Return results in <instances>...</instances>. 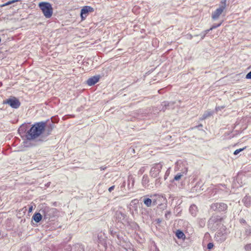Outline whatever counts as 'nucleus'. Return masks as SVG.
Wrapping results in <instances>:
<instances>
[{
  "label": "nucleus",
  "mask_w": 251,
  "mask_h": 251,
  "mask_svg": "<svg viewBox=\"0 0 251 251\" xmlns=\"http://www.w3.org/2000/svg\"><path fill=\"white\" fill-rule=\"evenodd\" d=\"M46 126L44 122L35 123L27 132L29 139H34L39 137L45 131Z\"/></svg>",
  "instance_id": "f257e3e1"
},
{
  "label": "nucleus",
  "mask_w": 251,
  "mask_h": 251,
  "mask_svg": "<svg viewBox=\"0 0 251 251\" xmlns=\"http://www.w3.org/2000/svg\"><path fill=\"white\" fill-rule=\"evenodd\" d=\"M211 208L214 210H217L220 212L225 211L227 210V205L223 202H217L212 204Z\"/></svg>",
  "instance_id": "0eeeda50"
},
{
  "label": "nucleus",
  "mask_w": 251,
  "mask_h": 251,
  "mask_svg": "<svg viewBox=\"0 0 251 251\" xmlns=\"http://www.w3.org/2000/svg\"><path fill=\"white\" fill-rule=\"evenodd\" d=\"M162 168V165L160 163H155L153 164L151 168L150 172V175L153 178L157 177Z\"/></svg>",
  "instance_id": "39448f33"
},
{
  "label": "nucleus",
  "mask_w": 251,
  "mask_h": 251,
  "mask_svg": "<svg viewBox=\"0 0 251 251\" xmlns=\"http://www.w3.org/2000/svg\"><path fill=\"white\" fill-rule=\"evenodd\" d=\"M223 21H222L220 23L218 24H214L212 25V26L210 28V30H213V29L219 27L222 24Z\"/></svg>",
  "instance_id": "2eb2a0df"
},
{
  "label": "nucleus",
  "mask_w": 251,
  "mask_h": 251,
  "mask_svg": "<svg viewBox=\"0 0 251 251\" xmlns=\"http://www.w3.org/2000/svg\"><path fill=\"white\" fill-rule=\"evenodd\" d=\"M38 5L46 18H50L52 16L53 8L50 3L48 2H41Z\"/></svg>",
  "instance_id": "f03ea898"
},
{
  "label": "nucleus",
  "mask_w": 251,
  "mask_h": 251,
  "mask_svg": "<svg viewBox=\"0 0 251 251\" xmlns=\"http://www.w3.org/2000/svg\"><path fill=\"white\" fill-rule=\"evenodd\" d=\"M182 176V175L181 174H177L175 176L174 179L176 180H178L179 179H180L181 178Z\"/></svg>",
  "instance_id": "6ab92c4d"
},
{
  "label": "nucleus",
  "mask_w": 251,
  "mask_h": 251,
  "mask_svg": "<svg viewBox=\"0 0 251 251\" xmlns=\"http://www.w3.org/2000/svg\"><path fill=\"white\" fill-rule=\"evenodd\" d=\"M33 209V205H31L28 209V213H31Z\"/></svg>",
  "instance_id": "4be33fe9"
},
{
  "label": "nucleus",
  "mask_w": 251,
  "mask_h": 251,
  "mask_svg": "<svg viewBox=\"0 0 251 251\" xmlns=\"http://www.w3.org/2000/svg\"><path fill=\"white\" fill-rule=\"evenodd\" d=\"M53 128V125H50V126H49L48 127V129H47V131H48L47 134L48 135H50V134H51V132Z\"/></svg>",
  "instance_id": "f3484780"
},
{
  "label": "nucleus",
  "mask_w": 251,
  "mask_h": 251,
  "mask_svg": "<svg viewBox=\"0 0 251 251\" xmlns=\"http://www.w3.org/2000/svg\"><path fill=\"white\" fill-rule=\"evenodd\" d=\"M114 188H115V186H114V185H113V186H112L110 187L109 188V189H108V191H109V192H111L112 190H114Z\"/></svg>",
  "instance_id": "5701e85b"
},
{
  "label": "nucleus",
  "mask_w": 251,
  "mask_h": 251,
  "mask_svg": "<svg viewBox=\"0 0 251 251\" xmlns=\"http://www.w3.org/2000/svg\"><path fill=\"white\" fill-rule=\"evenodd\" d=\"M99 80V77L94 76L89 78L87 81V84L89 86H92L97 83Z\"/></svg>",
  "instance_id": "1a4fd4ad"
},
{
  "label": "nucleus",
  "mask_w": 251,
  "mask_h": 251,
  "mask_svg": "<svg viewBox=\"0 0 251 251\" xmlns=\"http://www.w3.org/2000/svg\"><path fill=\"white\" fill-rule=\"evenodd\" d=\"M18 1V0H10V1H8V2H7L6 3L3 4L0 6L1 7H4V6L10 5V4H11L12 3H13L15 2Z\"/></svg>",
  "instance_id": "4468645a"
},
{
  "label": "nucleus",
  "mask_w": 251,
  "mask_h": 251,
  "mask_svg": "<svg viewBox=\"0 0 251 251\" xmlns=\"http://www.w3.org/2000/svg\"><path fill=\"white\" fill-rule=\"evenodd\" d=\"M4 104H9L11 107L14 108H18L20 104L21 103L19 100L17 99L15 97H11L3 101Z\"/></svg>",
  "instance_id": "423d86ee"
},
{
  "label": "nucleus",
  "mask_w": 251,
  "mask_h": 251,
  "mask_svg": "<svg viewBox=\"0 0 251 251\" xmlns=\"http://www.w3.org/2000/svg\"><path fill=\"white\" fill-rule=\"evenodd\" d=\"M213 246H214V245H213V243H209L207 245V248L208 249H211L212 248H213Z\"/></svg>",
  "instance_id": "aec40b11"
},
{
  "label": "nucleus",
  "mask_w": 251,
  "mask_h": 251,
  "mask_svg": "<svg viewBox=\"0 0 251 251\" xmlns=\"http://www.w3.org/2000/svg\"><path fill=\"white\" fill-rule=\"evenodd\" d=\"M226 0H222L221 1V5L220 6L216 9L212 14L211 17L212 19L216 20L219 17L226 7Z\"/></svg>",
  "instance_id": "20e7f679"
},
{
  "label": "nucleus",
  "mask_w": 251,
  "mask_h": 251,
  "mask_svg": "<svg viewBox=\"0 0 251 251\" xmlns=\"http://www.w3.org/2000/svg\"><path fill=\"white\" fill-rule=\"evenodd\" d=\"M246 148V147H244L243 148H241V149H237V150H236L234 151L233 154H234V155H237V154H238L239 152H240L241 151H243V150H244Z\"/></svg>",
  "instance_id": "dca6fc26"
},
{
  "label": "nucleus",
  "mask_w": 251,
  "mask_h": 251,
  "mask_svg": "<svg viewBox=\"0 0 251 251\" xmlns=\"http://www.w3.org/2000/svg\"><path fill=\"white\" fill-rule=\"evenodd\" d=\"M43 216L40 213H35L32 216V219L36 222L39 223L41 221Z\"/></svg>",
  "instance_id": "9d476101"
},
{
  "label": "nucleus",
  "mask_w": 251,
  "mask_h": 251,
  "mask_svg": "<svg viewBox=\"0 0 251 251\" xmlns=\"http://www.w3.org/2000/svg\"><path fill=\"white\" fill-rule=\"evenodd\" d=\"M210 30H210V28H209V29H207V30H205V32H206V33H208L209 31H210Z\"/></svg>",
  "instance_id": "b1692460"
},
{
  "label": "nucleus",
  "mask_w": 251,
  "mask_h": 251,
  "mask_svg": "<svg viewBox=\"0 0 251 251\" xmlns=\"http://www.w3.org/2000/svg\"><path fill=\"white\" fill-rule=\"evenodd\" d=\"M94 8L89 6H83L81 10L80 13V16L81 18V20H84L87 17L88 14L89 12H94Z\"/></svg>",
  "instance_id": "6e6552de"
},
{
  "label": "nucleus",
  "mask_w": 251,
  "mask_h": 251,
  "mask_svg": "<svg viewBox=\"0 0 251 251\" xmlns=\"http://www.w3.org/2000/svg\"><path fill=\"white\" fill-rule=\"evenodd\" d=\"M176 236L178 239H185V235L181 230H177L176 232Z\"/></svg>",
  "instance_id": "9b49d317"
},
{
  "label": "nucleus",
  "mask_w": 251,
  "mask_h": 251,
  "mask_svg": "<svg viewBox=\"0 0 251 251\" xmlns=\"http://www.w3.org/2000/svg\"><path fill=\"white\" fill-rule=\"evenodd\" d=\"M212 114L213 113L211 111H207L203 115L202 119H205L207 117L211 116L212 115Z\"/></svg>",
  "instance_id": "ddd939ff"
},
{
  "label": "nucleus",
  "mask_w": 251,
  "mask_h": 251,
  "mask_svg": "<svg viewBox=\"0 0 251 251\" xmlns=\"http://www.w3.org/2000/svg\"><path fill=\"white\" fill-rule=\"evenodd\" d=\"M151 202L152 201L150 198H146L144 200V203L147 207H150L151 205Z\"/></svg>",
  "instance_id": "f8f14e48"
},
{
  "label": "nucleus",
  "mask_w": 251,
  "mask_h": 251,
  "mask_svg": "<svg viewBox=\"0 0 251 251\" xmlns=\"http://www.w3.org/2000/svg\"><path fill=\"white\" fill-rule=\"evenodd\" d=\"M40 211H41L44 219H50L53 217L54 214L56 213L57 210L54 208H50L49 206L43 207Z\"/></svg>",
  "instance_id": "7ed1b4c3"
},
{
  "label": "nucleus",
  "mask_w": 251,
  "mask_h": 251,
  "mask_svg": "<svg viewBox=\"0 0 251 251\" xmlns=\"http://www.w3.org/2000/svg\"><path fill=\"white\" fill-rule=\"evenodd\" d=\"M246 78L247 79H251V71L247 74Z\"/></svg>",
  "instance_id": "412c9836"
},
{
  "label": "nucleus",
  "mask_w": 251,
  "mask_h": 251,
  "mask_svg": "<svg viewBox=\"0 0 251 251\" xmlns=\"http://www.w3.org/2000/svg\"><path fill=\"white\" fill-rule=\"evenodd\" d=\"M245 249L246 251H251V244H249L245 246Z\"/></svg>",
  "instance_id": "a211bd4d"
}]
</instances>
